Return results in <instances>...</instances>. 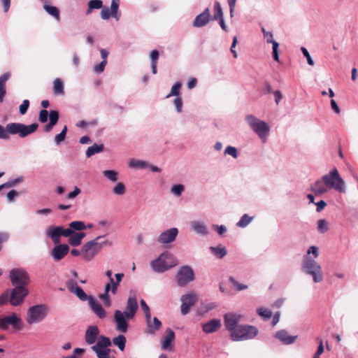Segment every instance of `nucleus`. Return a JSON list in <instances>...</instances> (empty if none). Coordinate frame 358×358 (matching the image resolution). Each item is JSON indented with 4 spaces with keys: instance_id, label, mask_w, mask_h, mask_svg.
I'll return each mask as SVG.
<instances>
[{
    "instance_id": "nucleus-1",
    "label": "nucleus",
    "mask_w": 358,
    "mask_h": 358,
    "mask_svg": "<svg viewBox=\"0 0 358 358\" xmlns=\"http://www.w3.org/2000/svg\"><path fill=\"white\" fill-rule=\"evenodd\" d=\"M319 248L312 245L309 247L306 255L303 257L301 262V270L306 275H310L315 283L323 280V272L321 265L313 258L319 257Z\"/></svg>"
},
{
    "instance_id": "nucleus-2",
    "label": "nucleus",
    "mask_w": 358,
    "mask_h": 358,
    "mask_svg": "<svg viewBox=\"0 0 358 358\" xmlns=\"http://www.w3.org/2000/svg\"><path fill=\"white\" fill-rule=\"evenodd\" d=\"M245 120L253 132L259 136L262 142L265 143L269 136L270 127L268 124L265 121L261 120L252 115H247Z\"/></svg>"
},
{
    "instance_id": "nucleus-3",
    "label": "nucleus",
    "mask_w": 358,
    "mask_h": 358,
    "mask_svg": "<svg viewBox=\"0 0 358 358\" xmlns=\"http://www.w3.org/2000/svg\"><path fill=\"white\" fill-rule=\"evenodd\" d=\"M103 236H97L96 238L91 240L83 246V259L85 261L92 260L99 252H100L104 245H110V243L108 241L101 240Z\"/></svg>"
},
{
    "instance_id": "nucleus-4",
    "label": "nucleus",
    "mask_w": 358,
    "mask_h": 358,
    "mask_svg": "<svg viewBox=\"0 0 358 358\" xmlns=\"http://www.w3.org/2000/svg\"><path fill=\"white\" fill-rule=\"evenodd\" d=\"M322 182L327 185L328 189H334L339 193H345L346 192L345 182L336 168L332 169L329 173L324 175Z\"/></svg>"
},
{
    "instance_id": "nucleus-5",
    "label": "nucleus",
    "mask_w": 358,
    "mask_h": 358,
    "mask_svg": "<svg viewBox=\"0 0 358 358\" xmlns=\"http://www.w3.org/2000/svg\"><path fill=\"white\" fill-rule=\"evenodd\" d=\"M259 333L258 329L252 325H238L231 329L230 337L234 341H247L255 338Z\"/></svg>"
},
{
    "instance_id": "nucleus-6",
    "label": "nucleus",
    "mask_w": 358,
    "mask_h": 358,
    "mask_svg": "<svg viewBox=\"0 0 358 358\" xmlns=\"http://www.w3.org/2000/svg\"><path fill=\"white\" fill-rule=\"evenodd\" d=\"M178 264L176 257L168 252L162 253L157 259L150 263L152 270L157 273H163Z\"/></svg>"
},
{
    "instance_id": "nucleus-7",
    "label": "nucleus",
    "mask_w": 358,
    "mask_h": 358,
    "mask_svg": "<svg viewBox=\"0 0 358 358\" xmlns=\"http://www.w3.org/2000/svg\"><path fill=\"white\" fill-rule=\"evenodd\" d=\"M38 127L37 123L25 125L22 123L12 122L7 124V131L9 134L18 135L20 138H25L34 133Z\"/></svg>"
},
{
    "instance_id": "nucleus-8",
    "label": "nucleus",
    "mask_w": 358,
    "mask_h": 358,
    "mask_svg": "<svg viewBox=\"0 0 358 358\" xmlns=\"http://www.w3.org/2000/svg\"><path fill=\"white\" fill-rule=\"evenodd\" d=\"M48 312V308L45 305H35L30 307L27 310V322L29 324L37 323L43 320Z\"/></svg>"
},
{
    "instance_id": "nucleus-9",
    "label": "nucleus",
    "mask_w": 358,
    "mask_h": 358,
    "mask_svg": "<svg viewBox=\"0 0 358 358\" xmlns=\"http://www.w3.org/2000/svg\"><path fill=\"white\" fill-rule=\"evenodd\" d=\"M10 282L13 286H24L26 287L30 282L28 273L22 268H13L9 273Z\"/></svg>"
},
{
    "instance_id": "nucleus-10",
    "label": "nucleus",
    "mask_w": 358,
    "mask_h": 358,
    "mask_svg": "<svg viewBox=\"0 0 358 358\" xmlns=\"http://www.w3.org/2000/svg\"><path fill=\"white\" fill-rule=\"evenodd\" d=\"M10 325L16 331H20L23 329L22 319L15 313L8 316L0 317V329L6 331Z\"/></svg>"
},
{
    "instance_id": "nucleus-11",
    "label": "nucleus",
    "mask_w": 358,
    "mask_h": 358,
    "mask_svg": "<svg viewBox=\"0 0 358 358\" xmlns=\"http://www.w3.org/2000/svg\"><path fill=\"white\" fill-rule=\"evenodd\" d=\"M111 345V341L109 338L100 336L97 343L92 347V350L96 352L98 358H110L109 346Z\"/></svg>"
},
{
    "instance_id": "nucleus-12",
    "label": "nucleus",
    "mask_w": 358,
    "mask_h": 358,
    "mask_svg": "<svg viewBox=\"0 0 358 358\" xmlns=\"http://www.w3.org/2000/svg\"><path fill=\"white\" fill-rule=\"evenodd\" d=\"M29 291L24 286H17L9 290V302L13 306L20 305L28 295Z\"/></svg>"
},
{
    "instance_id": "nucleus-13",
    "label": "nucleus",
    "mask_w": 358,
    "mask_h": 358,
    "mask_svg": "<svg viewBox=\"0 0 358 358\" xmlns=\"http://www.w3.org/2000/svg\"><path fill=\"white\" fill-rule=\"evenodd\" d=\"M73 231L70 229H64L62 226L50 227L46 232V234L50 237L55 244L60 243L61 236L67 237L72 234Z\"/></svg>"
},
{
    "instance_id": "nucleus-14",
    "label": "nucleus",
    "mask_w": 358,
    "mask_h": 358,
    "mask_svg": "<svg viewBox=\"0 0 358 358\" xmlns=\"http://www.w3.org/2000/svg\"><path fill=\"white\" fill-rule=\"evenodd\" d=\"M177 283L179 286H185L194 280L193 270L188 266H182L176 275Z\"/></svg>"
},
{
    "instance_id": "nucleus-15",
    "label": "nucleus",
    "mask_w": 358,
    "mask_h": 358,
    "mask_svg": "<svg viewBox=\"0 0 358 358\" xmlns=\"http://www.w3.org/2000/svg\"><path fill=\"white\" fill-rule=\"evenodd\" d=\"M181 313L183 315H187L191 308L196 303L197 301V296L194 293H189L184 294L181 296Z\"/></svg>"
},
{
    "instance_id": "nucleus-16",
    "label": "nucleus",
    "mask_w": 358,
    "mask_h": 358,
    "mask_svg": "<svg viewBox=\"0 0 358 358\" xmlns=\"http://www.w3.org/2000/svg\"><path fill=\"white\" fill-rule=\"evenodd\" d=\"M66 287L69 291L77 296V297L83 301H89L90 296L83 291V289L79 287L77 282L73 280H69L66 282Z\"/></svg>"
},
{
    "instance_id": "nucleus-17",
    "label": "nucleus",
    "mask_w": 358,
    "mask_h": 358,
    "mask_svg": "<svg viewBox=\"0 0 358 358\" xmlns=\"http://www.w3.org/2000/svg\"><path fill=\"white\" fill-rule=\"evenodd\" d=\"M124 313L117 310L114 313V320L116 323V329L117 331L125 333L128 329V323Z\"/></svg>"
},
{
    "instance_id": "nucleus-18",
    "label": "nucleus",
    "mask_w": 358,
    "mask_h": 358,
    "mask_svg": "<svg viewBox=\"0 0 358 358\" xmlns=\"http://www.w3.org/2000/svg\"><path fill=\"white\" fill-rule=\"evenodd\" d=\"M137 299L135 296H129L127 299L125 311L124 312L127 320L134 318L138 310Z\"/></svg>"
},
{
    "instance_id": "nucleus-19",
    "label": "nucleus",
    "mask_w": 358,
    "mask_h": 358,
    "mask_svg": "<svg viewBox=\"0 0 358 358\" xmlns=\"http://www.w3.org/2000/svg\"><path fill=\"white\" fill-rule=\"evenodd\" d=\"M69 247L66 244H58L51 251L50 254L55 261L63 259L69 252Z\"/></svg>"
},
{
    "instance_id": "nucleus-20",
    "label": "nucleus",
    "mask_w": 358,
    "mask_h": 358,
    "mask_svg": "<svg viewBox=\"0 0 358 358\" xmlns=\"http://www.w3.org/2000/svg\"><path fill=\"white\" fill-rule=\"evenodd\" d=\"M178 231L176 228L169 229L164 232H162L159 236L158 237V241L161 243H169L173 242L177 235Z\"/></svg>"
},
{
    "instance_id": "nucleus-21",
    "label": "nucleus",
    "mask_w": 358,
    "mask_h": 358,
    "mask_svg": "<svg viewBox=\"0 0 358 358\" xmlns=\"http://www.w3.org/2000/svg\"><path fill=\"white\" fill-rule=\"evenodd\" d=\"M242 315L239 313H229L225 314V327L231 331L236 324L241 321Z\"/></svg>"
},
{
    "instance_id": "nucleus-22",
    "label": "nucleus",
    "mask_w": 358,
    "mask_h": 358,
    "mask_svg": "<svg viewBox=\"0 0 358 358\" xmlns=\"http://www.w3.org/2000/svg\"><path fill=\"white\" fill-rule=\"evenodd\" d=\"M99 334V330L96 326L92 325L88 327L85 335V342L89 345L94 344L96 342Z\"/></svg>"
},
{
    "instance_id": "nucleus-23",
    "label": "nucleus",
    "mask_w": 358,
    "mask_h": 358,
    "mask_svg": "<svg viewBox=\"0 0 358 358\" xmlns=\"http://www.w3.org/2000/svg\"><path fill=\"white\" fill-rule=\"evenodd\" d=\"M222 327V323L220 320L213 319L202 325L203 331L206 334H212L217 331Z\"/></svg>"
},
{
    "instance_id": "nucleus-24",
    "label": "nucleus",
    "mask_w": 358,
    "mask_h": 358,
    "mask_svg": "<svg viewBox=\"0 0 358 358\" xmlns=\"http://www.w3.org/2000/svg\"><path fill=\"white\" fill-rule=\"evenodd\" d=\"M89 305L93 312L101 319L106 316V313L101 304H99L92 296H90Z\"/></svg>"
},
{
    "instance_id": "nucleus-25",
    "label": "nucleus",
    "mask_w": 358,
    "mask_h": 358,
    "mask_svg": "<svg viewBox=\"0 0 358 358\" xmlns=\"http://www.w3.org/2000/svg\"><path fill=\"white\" fill-rule=\"evenodd\" d=\"M275 338L280 341L283 344L290 345L297 338V336H289L287 331L282 329L275 334Z\"/></svg>"
},
{
    "instance_id": "nucleus-26",
    "label": "nucleus",
    "mask_w": 358,
    "mask_h": 358,
    "mask_svg": "<svg viewBox=\"0 0 358 358\" xmlns=\"http://www.w3.org/2000/svg\"><path fill=\"white\" fill-rule=\"evenodd\" d=\"M310 190L314 192L315 196H320L328 192L327 185L321 180H317L313 182L310 186Z\"/></svg>"
},
{
    "instance_id": "nucleus-27",
    "label": "nucleus",
    "mask_w": 358,
    "mask_h": 358,
    "mask_svg": "<svg viewBox=\"0 0 358 358\" xmlns=\"http://www.w3.org/2000/svg\"><path fill=\"white\" fill-rule=\"evenodd\" d=\"M210 20L209 9L206 8L205 10L197 15L194 21V26L201 27L206 25Z\"/></svg>"
},
{
    "instance_id": "nucleus-28",
    "label": "nucleus",
    "mask_w": 358,
    "mask_h": 358,
    "mask_svg": "<svg viewBox=\"0 0 358 358\" xmlns=\"http://www.w3.org/2000/svg\"><path fill=\"white\" fill-rule=\"evenodd\" d=\"M273 34L271 32H268L266 34L264 38L266 39L268 43H271L273 47V57L275 61L279 62V52H278V47L279 43L273 39Z\"/></svg>"
},
{
    "instance_id": "nucleus-29",
    "label": "nucleus",
    "mask_w": 358,
    "mask_h": 358,
    "mask_svg": "<svg viewBox=\"0 0 358 358\" xmlns=\"http://www.w3.org/2000/svg\"><path fill=\"white\" fill-rule=\"evenodd\" d=\"M213 20H219V24L224 29V19L222 17V9L220 3L215 2L213 8V15L211 17Z\"/></svg>"
},
{
    "instance_id": "nucleus-30",
    "label": "nucleus",
    "mask_w": 358,
    "mask_h": 358,
    "mask_svg": "<svg viewBox=\"0 0 358 358\" xmlns=\"http://www.w3.org/2000/svg\"><path fill=\"white\" fill-rule=\"evenodd\" d=\"M85 236V233L80 231V232H74L73 231L72 234L69 236V243L72 246H78L81 244L83 238Z\"/></svg>"
},
{
    "instance_id": "nucleus-31",
    "label": "nucleus",
    "mask_w": 358,
    "mask_h": 358,
    "mask_svg": "<svg viewBox=\"0 0 358 358\" xmlns=\"http://www.w3.org/2000/svg\"><path fill=\"white\" fill-rule=\"evenodd\" d=\"M166 336H165L162 345V348L163 350L168 349L175 339V333L172 329H167L166 330Z\"/></svg>"
},
{
    "instance_id": "nucleus-32",
    "label": "nucleus",
    "mask_w": 358,
    "mask_h": 358,
    "mask_svg": "<svg viewBox=\"0 0 358 358\" xmlns=\"http://www.w3.org/2000/svg\"><path fill=\"white\" fill-rule=\"evenodd\" d=\"M123 277V273H117L115 274L116 280L115 281L113 278H111L110 282L106 284L110 285V287H111V292L113 294H115L117 293V287L119 286L120 282L122 280Z\"/></svg>"
},
{
    "instance_id": "nucleus-33",
    "label": "nucleus",
    "mask_w": 358,
    "mask_h": 358,
    "mask_svg": "<svg viewBox=\"0 0 358 358\" xmlns=\"http://www.w3.org/2000/svg\"><path fill=\"white\" fill-rule=\"evenodd\" d=\"M10 74L3 73L0 76V102H2L6 94V83L8 80Z\"/></svg>"
},
{
    "instance_id": "nucleus-34",
    "label": "nucleus",
    "mask_w": 358,
    "mask_h": 358,
    "mask_svg": "<svg viewBox=\"0 0 358 358\" xmlns=\"http://www.w3.org/2000/svg\"><path fill=\"white\" fill-rule=\"evenodd\" d=\"M193 230L199 234L206 235L208 233L207 228L203 222L194 221L191 224Z\"/></svg>"
},
{
    "instance_id": "nucleus-35",
    "label": "nucleus",
    "mask_w": 358,
    "mask_h": 358,
    "mask_svg": "<svg viewBox=\"0 0 358 358\" xmlns=\"http://www.w3.org/2000/svg\"><path fill=\"white\" fill-rule=\"evenodd\" d=\"M53 93L56 95H63L64 94V84L60 78L55 79L53 82Z\"/></svg>"
},
{
    "instance_id": "nucleus-36",
    "label": "nucleus",
    "mask_w": 358,
    "mask_h": 358,
    "mask_svg": "<svg viewBox=\"0 0 358 358\" xmlns=\"http://www.w3.org/2000/svg\"><path fill=\"white\" fill-rule=\"evenodd\" d=\"M104 149V146L103 144H100V145H97V144H94L92 145V146H90L87 151H86V156L87 157H90L91 156L96 154V153H99L101 152H102Z\"/></svg>"
},
{
    "instance_id": "nucleus-37",
    "label": "nucleus",
    "mask_w": 358,
    "mask_h": 358,
    "mask_svg": "<svg viewBox=\"0 0 358 358\" xmlns=\"http://www.w3.org/2000/svg\"><path fill=\"white\" fill-rule=\"evenodd\" d=\"M110 291L111 292V287L109 285H106L104 288V293L99 296V298L103 301L106 307H110L111 305V301L108 294Z\"/></svg>"
},
{
    "instance_id": "nucleus-38",
    "label": "nucleus",
    "mask_w": 358,
    "mask_h": 358,
    "mask_svg": "<svg viewBox=\"0 0 358 358\" xmlns=\"http://www.w3.org/2000/svg\"><path fill=\"white\" fill-rule=\"evenodd\" d=\"M85 229L86 226L83 222L73 221L69 223V228H67L66 229H70L71 231H78L80 232Z\"/></svg>"
},
{
    "instance_id": "nucleus-39",
    "label": "nucleus",
    "mask_w": 358,
    "mask_h": 358,
    "mask_svg": "<svg viewBox=\"0 0 358 358\" xmlns=\"http://www.w3.org/2000/svg\"><path fill=\"white\" fill-rule=\"evenodd\" d=\"M103 2L101 0H91L88 2V8L86 10V15L91 13L93 9H99L102 8Z\"/></svg>"
},
{
    "instance_id": "nucleus-40",
    "label": "nucleus",
    "mask_w": 358,
    "mask_h": 358,
    "mask_svg": "<svg viewBox=\"0 0 358 358\" xmlns=\"http://www.w3.org/2000/svg\"><path fill=\"white\" fill-rule=\"evenodd\" d=\"M114 345H117L120 350H123L125 347L126 338L123 335H119L118 336L113 339Z\"/></svg>"
},
{
    "instance_id": "nucleus-41",
    "label": "nucleus",
    "mask_w": 358,
    "mask_h": 358,
    "mask_svg": "<svg viewBox=\"0 0 358 358\" xmlns=\"http://www.w3.org/2000/svg\"><path fill=\"white\" fill-rule=\"evenodd\" d=\"M148 324V332L149 333H154L155 331H157L160 329L162 326L161 322L157 318H153V325L151 324V322L147 323Z\"/></svg>"
},
{
    "instance_id": "nucleus-42",
    "label": "nucleus",
    "mask_w": 358,
    "mask_h": 358,
    "mask_svg": "<svg viewBox=\"0 0 358 358\" xmlns=\"http://www.w3.org/2000/svg\"><path fill=\"white\" fill-rule=\"evenodd\" d=\"M43 8L46 10L47 13H48L50 15L54 16L57 20L59 19V9L53 6H49L45 4L43 6Z\"/></svg>"
},
{
    "instance_id": "nucleus-43",
    "label": "nucleus",
    "mask_w": 358,
    "mask_h": 358,
    "mask_svg": "<svg viewBox=\"0 0 358 358\" xmlns=\"http://www.w3.org/2000/svg\"><path fill=\"white\" fill-rule=\"evenodd\" d=\"M317 230L321 234H324L329 230L328 222L324 219H320L317 221Z\"/></svg>"
},
{
    "instance_id": "nucleus-44",
    "label": "nucleus",
    "mask_w": 358,
    "mask_h": 358,
    "mask_svg": "<svg viewBox=\"0 0 358 358\" xmlns=\"http://www.w3.org/2000/svg\"><path fill=\"white\" fill-rule=\"evenodd\" d=\"M257 313L264 320H269L272 317L271 311L263 307L257 309Z\"/></svg>"
},
{
    "instance_id": "nucleus-45",
    "label": "nucleus",
    "mask_w": 358,
    "mask_h": 358,
    "mask_svg": "<svg viewBox=\"0 0 358 358\" xmlns=\"http://www.w3.org/2000/svg\"><path fill=\"white\" fill-rule=\"evenodd\" d=\"M141 306L142 310L145 313V316L147 323H150V320H151V314H150V308H149L148 306L147 305V303H145V301L143 299L141 301Z\"/></svg>"
},
{
    "instance_id": "nucleus-46",
    "label": "nucleus",
    "mask_w": 358,
    "mask_h": 358,
    "mask_svg": "<svg viewBox=\"0 0 358 358\" xmlns=\"http://www.w3.org/2000/svg\"><path fill=\"white\" fill-rule=\"evenodd\" d=\"M103 176L113 182L117 180V173L113 170H106L103 171Z\"/></svg>"
},
{
    "instance_id": "nucleus-47",
    "label": "nucleus",
    "mask_w": 358,
    "mask_h": 358,
    "mask_svg": "<svg viewBox=\"0 0 358 358\" xmlns=\"http://www.w3.org/2000/svg\"><path fill=\"white\" fill-rule=\"evenodd\" d=\"M67 127L64 126L62 131L55 136V141L57 145L60 144L61 142H62L66 137V133H67Z\"/></svg>"
},
{
    "instance_id": "nucleus-48",
    "label": "nucleus",
    "mask_w": 358,
    "mask_h": 358,
    "mask_svg": "<svg viewBox=\"0 0 358 358\" xmlns=\"http://www.w3.org/2000/svg\"><path fill=\"white\" fill-rule=\"evenodd\" d=\"M210 250L217 257L221 259L224 257V248H222L221 245L217 247H210Z\"/></svg>"
},
{
    "instance_id": "nucleus-49",
    "label": "nucleus",
    "mask_w": 358,
    "mask_h": 358,
    "mask_svg": "<svg viewBox=\"0 0 358 358\" xmlns=\"http://www.w3.org/2000/svg\"><path fill=\"white\" fill-rule=\"evenodd\" d=\"M182 87V84L179 82L176 83L171 87V92L166 96V98H169L171 96H178L180 93V90Z\"/></svg>"
},
{
    "instance_id": "nucleus-50",
    "label": "nucleus",
    "mask_w": 358,
    "mask_h": 358,
    "mask_svg": "<svg viewBox=\"0 0 358 358\" xmlns=\"http://www.w3.org/2000/svg\"><path fill=\"white\" fill-rule=\"evenodd\" d=\"M125 186L122 182H118L114 187L113 192L117 195H123L125 193Z\"/></svg>"
},
{
    "instance_id": "nucleus-51",
    "label": "nucleus",
    "mask_w": 358,
    "mask_h": 358,
    "mask_svg": "<svg viewBox=\"0 0 358 358\" xmlns=\"http://www.w3.org/2000/svg\"><path fill=\"white\" fill-rule=\"evenodd\" d=\"M252 217H249L247 214H244L237 223V226L240 227H245L252 221Z\"/></svg>"
},
{
    "instance_id": "nucleus-52",
    "label": "nucleus",
    "mask_w": 358,
    "mask_h": 358,
    "mask_svg": "<svg viewBox=\"0 0 358 358\" xmlns=\"http://www.w3.org/2000/svg\"><path fill=\"white\" fill-rule=\"evenodd\" d=\"M225 155H229L234 159H236L238 157V152L237 149L235 147L231 145L225 148Z\"/></svg>"
},
{
    "instance_id": "nucleus-53",
    "label": "nucleus",
    "mask_w": 358,
    "mask_h": 358,
    "mask_svg": "<svg viewBox=\"0 0 358 358\" xmlns=\"http://www.w3.org/2000/svg\"><path fill=\"white\" fill-rule=\"evenodd\" d=\"M229 280L231 282V283L233 284V286L234 287V289L238 291V292H240V291H242V290H244V289H246L248 288V286L245 285H243V284H241V283H239L238 281H236L234 278H230Z\"/></svg>"
},
{
    "instance_id": "nucleus-54",
    "label": "nucleus",
    "mask_w": 358,
    "mask_h": 358,
    "mask_svg": "<svg viewBox=\"0 0 358 358\" xmlns=\"http://www.w3.org/2000/svg\"><path fill=\"white\" fill-rule=\"evenodd\" d=\"M184 190L182 185H176L171 187V192L177 196H180Z\"/></svg>"
},
{
    "instance_id": "nucleus-55",
    "label": "nucleus",
    "mask_w": 358,
    "mask_h": 358,
    "mask_svg": "<svg viewBox=\"0 0 358 358\" xmlns=\"http://www.w3.org/2000/svg\"><path fill=\"white\" fill-rule=\"evenodd\" d=\"M50 124H56L59 120V113L57 110H50Z\"/></svg>"
},
{
    "instance_id": "nucleus-56",
    "label": "nucleus",
    "mask_w": 358,
    "mask_h": 358,
    "mask_svg": "<svg viewBox=\"0 0 358 358\" xmlns=\"http://www.w3.org/2000/svg\"><path fill=\"white\" fill-rule=\"evenodd\" d=\"M50 113H48V111L43 109V110H41L39 113V117H38V120L41 122V123H45L48 121V115Z\"/></svg>"
},
{
    "instance_id": "nucleus-57",
    "label": "nucleus",
    "mask_w": 358,
    "mask_h": 358,
    "mask_svg": "<svg viewBox=\"0 0 358 358\" xmlns=\"http://www.w3.org/2000/svg\"><path fill=\"white\" fill-rule=\"evenodd\" d=\"M10 136L7 131V125L4 128L2 125L0 124V139L8 140Z\"/></svg>"
},
{
    "instance_id": "nucleus-58",
    "label": "nucleus",
    "mask_w": 358,
    "mask_h": 358,
    "mask_svg": "<svg viewBox=\"0 0 358 358\" xmlns=\"http://www.w3.org/2000/svg\"><path fill=\"white\" fill-rule=\"evenodd\" d=\"M29 106V101L25 99L22 101V104L20 106L19 110L22 115H24L27 113V109Z\"/></svg>"
},
{
    "instance_id": "nucleus-59",
    "label": "nucleus",
    "mask_w": 358,
    "mask_h": 358,
    "mask_svg": "<svg viewBox=\"0 0 358 358\" xmlns=\"http://www.w3.org/2000/svg\"><path fill=\"white\" fill-rule=\"evenodd\" d=\"M9 289H8L0 296V306L7 303L9 301Z\"/></svg>"
},
{
    "instance_id": "nucleus-60",
    "label": "nucleus",
    "mask_w": 358,
    "mask_h": 358,
    "mask_svg": "<svg viewBox=\"0 0 358 358\" xmlns=\"http://www.w3.org/2000/svg\"><path fill=\"white\" fill-rule=\"evenodd\" d=\"M301 51L304 55V57L307 59V62L309 65L310 66H313L314 65V62L310 55V53L308 52V51L307 50L306 48L302 47L301 48Z\"/></svg>"
},
{
    "instance_id": "nucleus-61",
    "label": "nucleus",
    "mask_w": 358,
    "mask_h": 358,
    "mask_svg": "<svg viewBox=\"0 0 358 358\" xmlns=\"http://www.w3.org/2000/svg\"><path fill=\"white\" fill-rule=\"evenodd\" d=\"M119 7V0H112L110 11L113 16L115 15Z\"/></svg>"
},
{
    "instance_id": "nucleus-62",
    "label": "nucleus",
    "mask_w": 358,
    "mask_h": 358,
    "mask_svg": "<svg viewBox=\"0 0 358 358\" xmlns=\"http://www.w3.org/2000/svg\"><path fill=\"white\" fill-rule=\"evenodd\" d=\"M101 17L103 20H108L111 15V11L108 7H104L101 11Z\"/></svg>"
},
{
    "instance_id": "nucleus-63",
    "label": "nucleus",
    "mask_w": 358,
    "mask_h": 358,
    "mask_svg": "<svg viewBox=\"0 0 358 358\" xmlns=\"http://www.w3.org/2000/svg\"><path fill=\"white\" fill-rule=\"evenodd\" d=\"M107 64V60H103L99 64L96 65L94 68V71L96 73H101L103 71L105 66Z\"/></svg>"
},
{
    "instance_id": "nucleus-64",
    "label": "nucleus",
    "mask_w": 358,
    "mask_h": 358,
    "mask_svg": "<svg viewBox=\"0 0 358 358\" xmlns=\"http://www.w3.org/2000/svg\"><path fill=\"white\" fill-rule=\"evenodd\" d=\"M129 165L130 167L133 168H143L144 166V162L132 159L129 162Z\"/></svg>"
}]
</instances>
